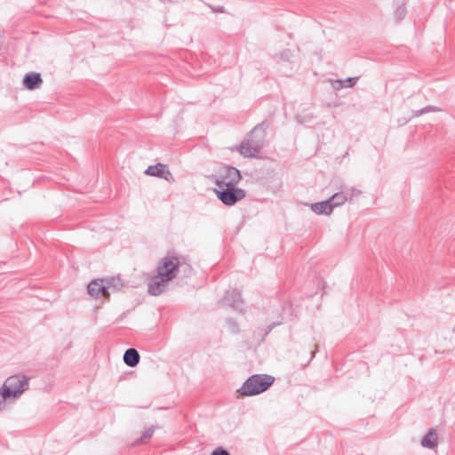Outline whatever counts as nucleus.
<instances>
[{
	"instance_id": "obj_1",
	"label": "nucleus",
	"mask_w": 455,
	"mask_h": 455,
	"mask_svg": "<svg viewBox=\"0 0 455 455\" xmlns=\"http://www.w3.org/2000/svg\"><path fill=\"white\" fill-rule=\"evenodd\" d=\"M180 265V257L173 252H168L162 258L157 264L156 274L148 279V293L153 296L163 293L169 283L178 276Z\"/></svg>"
},
{
	"instance_id": "obj_2",
	"label": "nucleus",
	"mask_w": 455,
	"mask_h": 455,
	"mask_svg": "<svg viewBox=\"0 0 455 455\" xmlns=\"http://www.w3.org/2000/svg\"><path fill=\"white\" fill-rule=\"evenodd\" d=\"M267 127L268 122L264 120L249 132L247 139L238 148L239 153L243 157H257L260 153L265 145Z\"/></svg>"
},
{
	"instance_id": "obj_3",
	"label": "nucleus",
	"mask_w": 455,
	"mask_h": 455,
	"mask_svg": "<svg viewBox=\"0 0 455 455\" xmlns=\"http://www.w3.org/2000/svg\"><path fill=\"white\" fill-rule=\"evenodd\" d=\"M275 381V378L267 374H254L249 377L238 389L243 396H252L266 391Z\"/></svg>"
},
{
	"instance_id": "obj_4",
	"label": "nucleus",
	"mask_w": 455,
	"mask_h": 455,
	"mask_svg": "<svg viewBox=\"0 0 455 455\" xmlns=\"http://www.w3.org/2000/svg\"><path fill=\"white\" fill-rule=\"evenodd\" d=\"M28 380L29 378L22 374L10 376L3 386V393L8 398L17 397L28 389Z\"/></svg>"
},
{
	"instance_id": "obj_5",
	"label": "nucleus",
	"mask_w": 455,
	"mask_h": 455,
	"mask_svg": "<svg viewBox=\"0 0 455 455\" xmlns=\"http://www.w3.org/2000/svg\"><path fill=\"white\" fill-rule=\"evenodd\" d=\"M214 192L217 197L227 206H232L246 196L245 190L231 186L214 189Z\"/></svg>"
},
{
	"instance_id": "obj_6",
	"label": "nucleus",
	"mask_w": 455,
	"mask_h": 455,
	"mask_svg": "<svg viewBox=\"0 0 455 455\" xmlns=\"http://www.w3.org/2000/svg\"><path fill=\"white\" fill-rule=\"evenodd\" d=\"M241 180L242 175L238 169L230 165H225L223 172L216 180L215 184L219 188H224L226 186L235 187Z\"/></svg>"
},
{
	"instance_id": "obj_7",
	"label": "nucleus",
	"mask_w": 455,
	"mask_h": 455,
	"mask_svg": "<svg viewBox=\"0 0 455 455\" xmlns=\"http://www.w3.org/2000/svg\"><path fill=\"white\" fill-rule=\"evenodd\" d=\"M115 279H109L104 283L103 279L92 281L87 286L88 293L94 298L102 297L108 299L109 297L108 288L113 285Z\"/></svg>"
},
{
	"instance_id": "obj_8",
	"label": "nucleus",
	"mask_w": 455,
	"mask_h": 455,
	"mask_svg": "<svg viewBox=\"0 0 455 455\" xmlns=\"http://www.w3.org/2000/svg\"><path fill=\"white\" fill-rule=\"evenodd\" d=\"M145 174L164 179L170 183H173L175 181V179L172 173L170 172L168 165L161 163H158L155 165H149L146 169Z\"/></svg>"
},
{
	"instance_id": "obj_9",
	"label": "nucleus",
	"mask_w": 455,
	"mask_h": 455,
	"mask_svg": "<svg viewBox=\"0 0 455 455\" xmlns=\"http://www.w3.org/2000/svg\"><path fill=\"white\" fill-rule=\"evenodd\" d=\"M223 303L237 310H242L243 300L241 292L237 290L228 291L224 295Z\"/></svg>"
},
{
	"instance_id": "obj_10",
	"label": "nucleus",
	"mask_w": 455,
	"mask_h": 455,
	"mask_svg": "<svg viewBox=\"0 0 455 455\" xmlns=\"http://www.w3.org/2000/svg\"><path fill=\"white\" fill-rule=\"evenodd\" d=\"M43 84V79L39 73L30 72L25 75L23 78V84L28 90H35L39 88Z\"/></svg>"
},
{
	"instance_id": "obj_11",
	"label": "nucleus",
	"mask_w": 455,
	"mask_h": 455,
	"mask_svg": "<svg viewBox=\"0 0 455 455\" xmlns=\"http://www.w3.org/2000/svg\"><path fill=\"white\" fill-rule=\"evenodd\" d=\"M421 445L430 450L435 449L438 444V435L435 428H430L421 439Z\"/></svg>"
},
{
	"instance_id": "obj_12",
	"label": "nucleus",
	"mask_w": 455,
	"mask_h": 455,
	"mask_svg": "<svg viewBox=\"0 0 455 455\" xmlns=\"http://www.w3.org/2000/svg\"><path fill=\"white\" fill-rule=\"evenodd\" d=\"M311 210L318 215H330L333 212L329 200L311 204Z\"/></svg>"
},
{
	"instance_id": "obj_13",
	"label": "nucleus",
	"mask_w": 455,
	"mask_h": 455,
	"mask_svg": "<svg viewBox=\"0 0 455 455\" xmlns=\"http://www.w3.org/2000/svg\"><path fill=\"white\" fill-rule=\"evenodd\" d=\"M140 354L135 348H128L124 355V362L129 367H135L140 363Z\"/></svg>"
},
{
	"instance_id": "obj_14",
	"label": "nucleus",
	"mask_w": 455,
	"mask_h": 455,
	"mask_svg": "<svg viewBox=\"0 0 455 455\" xmlns=\"http://www.w3.org/2000/svg\"><path fill=\"white\" fill-rule=\"evenodd\" d=\"M328 200L331 205V209L333 210L335 207L344 204L347 202V197L344 192H338L331 196Z\"/></svg>"
},
{
	"instance_id": "obj_15",
	"label": "nucleus",
	"mask_w": 455,
	"mask_h": 455,
	"mask_svg": "<svg viewBox=\"0 0 455 455\" xmlns=\"http://www.w3.org/2000/svg\"><path fill=\"white\" fill-rule=\"evenodd\" d=\"M406 14H407V9L405 7V2H403L400 5L396 6V8L395 10V18L396 21H400L403 19H404Z\"/></svg>"
},
{
	"instance_id": "obj_16",
	"label": "nucleus",
	"mask_w": 455,
	"mask_h": 455,
	"mask_svg": "<svg viewBox=\"0 0 455 455\" xmlns=\"http://www.w3.org/2000/svg\"><path fill=\"white\" fill-rule=\"evenodd\" d=\"M437 111H440L439 108H436L435 106H427L421 109L413 111V116L418 117L423 114H427L429 112H437Z\"/></svg>"
},
{
	"instance_id": "obj_17",
	"label": "nucleus",
	"mask_w": 455,
	"mask_h": 455,
	"mask_svg": "<svg viewBox=\"0 0 455 455\" xmlns=\"http://www.w3.org/2000/svg\"><path fill=\"white\" fill-rule=\"evenodd\" d=\"M154 432H155L154 427H148V429H146L143 432L140 439L136 442V444L144 443L147 439H149L152 437V435H154Z\"/></svg>"
},
{
	"instance_id": "obj_18",
	"label": "nucleus",
	"mask_w": 455,
	"mask_h": 455,
	"mask_svg": "<svg viewBox=\"0 0 455 455\" xmlns=\"http://www.w3.org/2000/svg\"><path fill=\"white\" fill-rule=\"evenodd\" d=\"M358 80V77H348L343 81H339L342 84V87L350 88L353 87Z\"/></svg>"
},
{
	"instance_id": "obj_19",
	"label": "nucleus",
	"mask_w": 455,
	"mask_h": 455,
	"mask_svg": "<svg viewBox=\"0 0 455 455\" xmlns=\"http://www.w3.org/2000/svg\"><path fill=\"white\" fill-rule=\"evenodd\" d=\"M208 7L213 12L217 13H224L225 8L222 5H212V4H207Z\"/></svg>"
},
{
	"instance_id": "obj_20",
	"label": "nucleus",
	"mask_w": 455,
	"mask_h": 455,
	"mask_svg": "<svg viewBox=\"0 0 455 455\" xmlns=\"http://www.w3.org/2000/svg\"><path fill=\"white\" fill-rule=\"evenodd\" d=\"M211 455H230L229 452L223 448H217Z\"/></svg>"
},
{
	"instance_id": "obj_21",
	"label": "nucleus",
	"mask_w": 455,
	"mask_h": 455,
	"mask_svg": "<svg viewBox=\"0 0 455 455\" xmlns=\"http://www.w3.org/2000/svg\"><path fill=\"white\" fill-rule=\"evenodd\" d=\"M8 397L5 396V395L0 391V405L7 399Z\"/></svg>"
},
{
	"instance_id": "obj_22",
	"label": "nucleus",
	"mask_w": 455,
	"mask_h": 455,
	"mask_svg": "<svg viewBox=\"0 0 455 455\" xmlns=\"http://www.w3.org/2000/svg\"><path fill=\"white\" fill-rule=\"evenodd\" d=\"M278 323H272L271 325L268 326V330L267 331V333H268L269 331H272V329L276 326Z\"/></svg>"
},
{
	"instance_id": "obj_23",
	"label": "nucleus",
	"mask_w": 455,
	"mask_h": 455,
	"mask_svg": "<svg viewBox=\"0 0 455 455\" xmlns=\"http://www.w3.org/2000/svg\"><path fill=\"white\" fill-rule=\"evenodd\" d=\"M232 324L234 325V327H235V329H238V325H237V323H236L232 322Z\"/></svg>"
}]
</instances>
